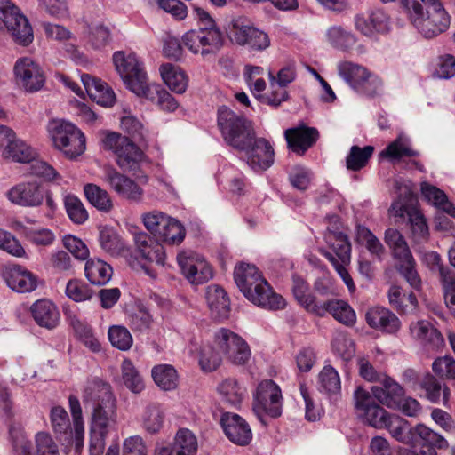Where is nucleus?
<instances>
[{
  "mask_svg": "<svg viewBox=\"0 0 455 455\" xmlns=\"http://www.w3.org/2000/svg\"><path fill=\"white\" fill-rule=\"evenodd\" d=\"M99 242L102 250L112 256L119 255L124 250V243L111 228L104 227L100 229Z\"/></svg>",
  "mask_w": 455,
  "mask_h": 455,
  "instance_id": "nucleus-50",
  "label": "nucleus"
},
{
  "mask_svg": "<svg viewBox=\"0 0 455 455\" xmlns=\"http://www.w3.org/2000/svg\"><path fill=\"white\" fill-rule=\"evenodd\" d=\"M234 279L239 290L253 304L271 310L284 307L283 297L274 292L254 265L241 263L236 266Z\"/></svg>",
  "mask_w": 455,
  "mask_h": 455,
  "instance_id": "nucleus-1",
  "label": "nucleus"
},
{
  "mask_svg": "<svg viewBox=\"0 0 455 455\" xmlns=\"http://www.w3.org/2000/svg\"><path fill=\"white\" fill-rule=\"evenodd\" d=\"M103 144L115 154L116 162L123 171H135L139 167L143 154L129 138L110 132L104 138Z\"/></svg>",
  "mask_w": 455,
  "mask_h": 455,
  "instance_id": "nucleus-11",
  "label": "nucleus"
},
{
  "mask_svg": "<svg viewBox=\"0 0 455 455\" xmlns=\"http://www.w3.org/2000/svg\"><path fill=\"white\" fill-rule=\"evenodd\" d=\"M47 130L53 146L68 158L74 159L85 150V137L73 124L64 120H51Z\"/></svg>",
  "mask_w": 455,
  "mask_h": 455,
  "instance_id": "nucleus-5",
  "label": "nucleus"
},
{
  "mask_svg": "<svg viewBox=\"0 0 455 455\" xmlns=\"http://www.w3.org/2000/svg\"><path fill=\"white\" fill-rule=\"evenodd\" d=\"M152 323V315L145 307H138L128 315V323L133 331H146L150 329Z\"/></svg>",
  "mask_w": 455,
  "mask_h": 455,
  "instance_id": "nucleus-57",
  "label": "nucleus"
},
{
  "mask_svg": "<svg viewBox=\"0 0 455 455\" xmlns=\"http://www.w3.org/2000/svg\"><path fill=\"white\" fill-rule=\"evenodd\" d=\"M108 339L113 347L123 351L130 349L133 343L128 329L121 325H114L109 328Z\"/></svg>",
  "mask_w": 455,
  "mask_h": 455,
  "instance_id": "nucleus-56",
  "label": "nucleus"
},
{
  "mask_svg": "<svg viewBox=\"0 0 455 455\" xmlns=\"http://www.w3.org/2000/svg\"><path fill=\"white\" fill-rule=\"evenodd\" d=\"M7 285L17 292H30L37 287V278L20 266L5 267L2 272Z\"/></svg>",
  "mask_w": 455,
  "mask_h": 455,
  "instance_id": "nucleus-24",
  "label": "nucleus"
},
{
  "mask_svg": "<svg viewBox=\"0 0 455 455\" xmlns=\"http://www.w3.org/2000/svg\"><path fill=\"white\" fill-rule=\"evenodd\" d=\"M218 126L227 144L237 150L246 148L256 135L250 121L225 106L218 110Z\"/></svg>",
  "mask_w": 455,
  "mask_h": 455,
  "instance_id": "nucleus-4",
  "label": "nucleus"
},
{
  "mask_svg": "<svg viewBox=\"0 0 455 455\" xmlns=\"http://www.w3.org/2000/svg\"><path fill=\"white\" fill-rule=\"evenodd\" d=\"M385 427L388 429L390 435L395 440L411 445L414 435L408 421L400 417L393 416L389 418Z\"/></svg>",
  "mask_w": 455,
  "mask_h": 455,
  "instance_id": "nucleus-48",
  "label": "nucleus"
},
{
  "mask_svg": "<svg viewBox=\"0 0 455 455\" xmlns=\"http://www.w3.org/2000/svg\"><path fill=\"white\" fill-rule=\"evenodd\" d=\"M160 73L165 84L176 93H183L188 87L186 74L172 64L160 67Z\"/></svg>",
  "mask_w": 455,
  "mask_h": 455,
  "instance_id": "nucleus-40",
  "label": "nucleus"
},
{
  "mask_svg": "<svg viewBox=\"0 0 455 455\" xmlns=\"http://www.w3.org/2000/svg\"><path fill=\"white\" fill-rule=\"evenodd\" d=\"M284 136L289 148L299 155H303L316 141L318 132L315 128L301 125L287 129Z\"/></svg>",
  "mask_w": 455,
  "mask_h": 455,
  "instance_id": "nucleus-27",
  "label": "nucleus"
},
{
  "mask_svg": "<svg viewBox=\"0 0 455 455\" xmlns=\"http://www.w3.org/2000/svg\"><path fill=\"white\" fill-rule=\"evenodd\" d=\"M172 446L174 455H195L197 451V440L190 430L182 428L176 433Z\"/></svg>",
  "mask_w": 455,
  "mask_h": 455,
  "instance_id": "nucleus-46",
  "label": "nucleus"
},
{
  "mask_svg": "<svg viewBox=\"0 0 455 455\" xmlns=\"http://www.w3.org/2000/svg\"><path fill=\"white\" fill-rule=\"evenodd\" d=\"M317 309L313 315L323 317L327 313L331 314L335 320L346 326H353L356 322V315L354 309L344 300L327 299L320 300Z\"/></svg>",
  "mask_w": 455,
  "mask_h": 455,
  "instance_id": "nucleus-23",
  "label": "nucleus"
},
{
  "mask_svg": "<svg viewBox=\"0 0 455 455\" xmlns=\"http://www.w3.org/2000/svg\"><path fill=\"white\" fill-rule=\"evenodd\" d=\"M403 5L416 29L426 38H433L446 31L451 18L438 0H405Z\"/></svg>",
  "mask_w": 455,
  "mask_h": 455,
  "instance_id": "nucleus-3",
  "label": "nucleus"
},
{
  "mask_svg": "<svg viewBox=\"0 0 455 455\" xmlns=\"http://www.w3.org/2000/svg\"><path fill=\"white\" fill-rule=\"evenodd\" d=\"M221 363V355L220 350L211 345L203 346L200 349L199 364L204 371H215Z\"/></svg>",
  "mask_w": 455,
  "mask_h": 455,
  "instance_id": "nucleus-58",
  "label": "nucleus"
},
{
  "mask_svg": "<svg viewBox=\"0 0 455 455\" xmlns=\"http://www.w3.org/2000/svg\"><path fill=\"white\" fill-rule=\"evenodd\" d=\"M50 421L56 434H66L70 430V420L67 411L61 406H54L50 411Z\"/></svg>",
  "mask_w": 455,
  "mask_h": 455,
  "instance_id": "nucleus-61",
  "label": "nucleus"
},
{
  "mask_svg": "<svg viewBox=\"0 0 455 455\" xmlns=\"http://www.w3.org/2000/svg\"><path fill=\"white\" fill-rule=\"evenodd\" d=\"M164 410L156 403L146 405L140 414L142 427L149 434L158 433L164 427Z\"/></svg>",
  "mask_w": 455,
  "mask_h": 455,
  "instance_id": "nucleus-35",
  "label": "nucleus"
},
{
  "mask_svg": "<svg viewBox=\"0 0 455 455\" xmlns=\"http://www.w3.org/2000/svg\"><path fill=\"white\" fill-rule=\"evenodd\" d=\"M35 455H60L58 445L48 432L41 431L35 435Z\"/></svg>",
  "mask_w": 455,
  "mask_h": 455,
  "instance_id": "nucleus-59",
  "label": "nucleus"
},
{
  "mask_svg": "<svg viewBox=\"0 0 455 455\" xmlns=\"http://www.w3.org/2000/svg\"><path fill=\"white\" fill-rule=\"evenodd\" d=\"M419 151L413 150L409 140L402 136L396 138L388 146L381 151L380 156L388 158L392 161L400 160L403 156H418Z\"/></svg>",
  "mask_w": 455,
  "mask_h": 455,
  "instance_id": "nucleus-49",
  "label": "nucleus"
},
{
  "mask_svg": "<svg viewBox=\"0 0 455 455\" xmlns=\"http://www.w3.org/2000/svg\"><path fill=\"white\" fill-rule=\"evenodd\" d=\"M146 229L158 241L179 244L186 235V230L180 221L158 211L142 215Z\"/></svg>",
  "mask_w": 455,
  "mask_h": 455,
  "instance_id": "nucleus-7",
  "label": "nucleus"
},
{
  "mask_svg": "<svg viewBox=\"0 0 455 455\" xmlns=\"http://www.w3.org/2000/svg\"><path fill=\"white\" fill-rule=\"evenodd\" d=\"M324 241L332 250L334 257L342 263H350L351 244L347 236L338 228H328L324 234Z\"/></svg>",
  "mask_w": 455,
  "mask_h": 455,
  "instance_id": "nucleus-32",
  "label": "nucleus"
},
{
  "mask_svg": "<svg viewBox=\"0 0 455 455\" xmlns=\"http://www.w3.org/2000/svg\"><path fill=\"white\" fill-rule=\"evenodd\" d=\"M0 249L9 254L22 258L26 257V251L19 240L11 233L0 228Z\"/></svg>",
  "mask_w": 455,
  "mask_h": 455,
  "instance_id": "nucleus-63",
  "label": "nucleus"
},
{
  "mask_svg": "<svg viewBox=\"0 0 455 455\" xmlns=\"http://www.w3.org/2000/svg\"><path fill=\"white\" fill-rule=\"evenodd\" d=\"M64 205L69 219L76 224H83L88 220V212L82 201L74 195H67Z\"/></svg>",
  "mask_w": 455,
  "mask_h": 455,
  "instance_id": "nucleus-54",
  "label": "nucleus"
},
{
  "mask_svg": "<svg viewBox=\"0 0 455 455\" xmlns=\"http://www.w3.org/2000/svg\"><path fill=\"white\" fill-rule=\"evenodd\" d=\"M6 196L13 204L34 208L43 204L44 189L37 181H22L12 187L6 192Z\"/></svg>",
  "mask_w": 455,
  "mask_h": 455,
  "instance_id": "nucleus-20",
  "label": "nucleus"
},
{
  "mask_svg": "<svg viewBox=\"0 0 455 455\" xmlns=\"http://www.w3.org/2000/svg\"><path fill=\"white\" fill-rule=\"evenodd\" d=\"M30 312L33 319L40 327L52 330L60 323V311L50 299H41L36 300L30 307Z\"/></svg>",
  "mask_w": 455,
  "mask_h": 455,
  "instance_id": "nucleus-26",
  "label": "nucleus"
},
{
  "mask_svg": "<svg viewBox=\"0 0 455 455\" xmlns=\"http://www.w3.org/2000/svg\"><path fill=\"white\" fill-rule=\"evenodd\" d=\"M138 96L143 97L160 107L161 109L167 112H173L178 108V102L172 95H171L160 84H151L143 89Z\"/></svg>",
  "mask_w": 455,
  "mask_h": 455,
  "instance_id": "nucleus-34",
  "label": "nucleus"
},
{
  "mask_svg": "<svg viewBox=\"0 0 455 455\" xmlns=\"http://www.w3.org/2000/svg\"><path fill=\"white\" fill-rule=\"evenodd\" d=\"M36 156V152L17 137L13 140L10 148L4 152L5 159H12L19 163L31 162Z\"/></svg>",
  "mask_w": 455,
  "mask_h": 455,
  "instance_id": "nucleus-53",
  "label": "nucleus"
},
{
  "mask_svg": "<svg viewBox=\"0 0 455 455\" xmlns=\"http://www.w3.org/2000/svg\"><path fill=\"white\" fill-rule=\"evenodd\" d=\"M151 375L154 382L162 390H173L178 386V374L171 364H158L153 367Z\"/></svg>",
  "mask_w": 455,
  "mask_h": 455,
  "instance_id": "nucleus-42",
  "label": "nucleus"
},
{
  "mask_svg": "<svg viewBox=\"0 0 455 455\" xmlns=\"http://www.w3.org/2000/svg\"><path fill=\"white\" fill-rule=\"evenodd\" d=\"M439 276L444 291L445 303L452 307L455 306V272L450 267L443 268Z\"/></svg>",
  "mask_w": 455,
  "mask_h": 455,
  "instance_id": "nucleus-64",
  "label": "nucleus"
},
{
  "mask_svg": "<svg viewBox=\"0 0 455 455\" xmlns=\"http://www.w3.org/2000/svg\"><path fill=\"white\" fill-rule=\"evenodd\" d=\"M432 370L441 379H455V359L451 355L438 357L433 362Z\"/></svg>",
  "mask_w": 455,
  "mask_h": 455,
  "instance_id": "nucleus-62",
  "label": "nucleus"
},
{
  "mask_svg": "<svg viewBox=\"0 0 455 455\" xmlns=\"http://www.w3.org/2000/svg\"><path fill=\"white\" fill-rule=\"evenodd\" d=\"M84 272L90 283L95 285H104L108 283L113 274L110 265L99 259L87 260Z\"/></svg>",
  "mask_w": 455,
  "mask_h": 455,
  "instance_id": "nucleus-37",
  "label": "nucleus"
},
{
  "mask_svg": "<svg viewBox=\"0 0 455 455\" xmlns=\"http://www.w3.org/2000/svg\"><path fill=\"white\" fill-rule=\"evenodd\" d=\"M318 388L328 395L340 392L341 382L338 371L331 365L323 368L318 375Z\"/></svg>",
  "mask_w": 455,
  "mask_h": 455,
  "instance_id": "nucleus-45",
  "label": "nucleus"
},
{
  "mask_svg": "<svg viewBox=\"0 0 455 455\" xmlns=\"http://www.w3.org/2000/svg\"><path fill=\"white\" fill-rule=\"evenodd\" d=\"M113 62L126 87L136 95L141 93L148 85L147 75L136 54L116 52L113 55Z\"/></svg>",
  "mask_w": 455,
  "mask_h": 455,
  "instance_id": "nucleus-9",
  "label": "nucleus"
},
{
  "mask_svg": "<svg viewBox=\"0 0 455 455\" xmlns=\"http://www.w3.org/2000/svg\"><path fill=\"white\" fill-rule=\"evenodd\" d=\"M292 292L298 303L307 312L313 315L319 309L317 305L320 300L315 295L309 292L307 283L299 275L292 276Z\"/></svg>",
  "mask_w": 455,
  "mask_h": 455,
  "instance_id": "nucleus-36",
  "label": "nucleus"
},
{
  "mask_svg": "<svg viewBox=\"0 0 455 455\" xmlns=\"http://www.w3.org/2000/svg\"><path fill=\"white\" fill-rule=\"evenodd\" d=\"M283 399L281 388L272 379L262 380L254 393L253 411L263 426H267L268 418L282 415Z\"/></svg>",
  "mask_w": 455,
  "mask_h": 455,
  "instance_id": "nucleus-6",
  "label": "nucleus"
},
{
  "mask_svg": "<svg viewBox=\"0 0 455 455\" xmlns=\"http://www.w3.org/2000/svg\"><path fill=\"white\" fill-rule=\"evenodd\" d=\"M420 189L423 196L438 209L455 218V206L448 200L445 193L435 186L422 182Z\"/></svg>",
  "mask_w": 455,
  "mask_h": 455,
  "instance_id": "nucleus-39",
  "label": "nucleus"
},
{
  "mask_svg": "<svg viewBox=\"0 0 455 455\" xmlns=\"http://www.w3.org/2000/svg\"><path fill=\"white\" fill-rule=\"evenodd\" d=\"M394 216L407 218L411 225L412 235L416 242L427 240L429 235L428 227L422 213L416 206V199L411 192H405L403 199L399 198L391 206Z\"/></svg>",
  "mask_w": 455,
  "mask_h": 455,
  "instance_id": "nucleus-13",
  "label": "nucleus"
},
{
  "mask_svg": "<svg viewBox=\"0 0 455 455\" xmlns=\"http://www.w3.org/2000/svg\"><path fill=\"white\" fill-rule=\"evenodd\" d=\"M218 392L224 403L237 407L246 394V389L235 379L228 378L218 386Z\"/></svg>",
  "mask_w": 455,
  "mask_h": 455,
  "instance_id": "nucleus-38",
  "label": "nucleus"
},
{
  "mask_svg": "<svg viewBox=\"0 0 455 455\" xmlns=\"http://www.w3.org/2000/svg\"><path fill=\"white\" fill-rule=\"evenodd\" d=\"M133 240L137 251L144 259L160 266L164 265L165 251L161 241L145 232L136 233Z\"/></svg>",
  "mask_w": 455,
  "mask_h": 455,
  "instance_id": "nucleus-25",
  "label": "nucleus"
},
{
  "mask_svg": "<svg viewBox=\"0 0 455 455\" xmlns=\"http://www.w3.org/2000/svg\"><path fill=\"white\" fill-rule=\"evenodd\" d=\"M103 180L122 198L134 203H139L143 198L142 188L135 180L113 167L104 168Z\"/></svg>",
  "mask_w": 455,
  "mask_h": 455,
  "instance_id": "nucleus-17",
  "label": "nucleus"
},
{
  "mask_svg": "<svg viewBox=\"0 0 455 455\" xmlns=\"http://www.w3.org/2000/svg\"><path fill=\"white\" fill-rule=\"evenodd\" d=\"M355 27L365 36H371L374 32H385L387 30L388 18L383 12L377 10L367 16L357 15Z\"/></svg>",
  "mask_w": 455,
  "mask_h": 455,
  "instance_id": "nucleus-33",
  "label": "nucleus"
},
{
  "mask_svg": "<svg viewBox=\"0 0 455 455\" xmlns=\"http://www.w3.org/2000/svg\"><path fill=\"white\" fill-rule=\"evenodd\" d=\"M356 235L357 239L365 245L370 253L380 259L385 249L377 236L363 226L357 227Z\"/></svg>",
  "mask_w": 455,
  "mask_h": 455,
  "instance_id": "nucleus-55",
  "label": "nucleus"
},
{
  "mask_svg": "<svg viewBox=\"0 0 455 455\" xmlns=\"http://www.w3.org/2000/svg\"><path fill=\"white\" fill-rule=\"evenodd\" d=\"M383 387H372L371 393L380 403L388 408H396L398 401L403 398L404 390L403 387L391 378L383 375L379 381Z\"/></svg>",
  "mask_w": 455,
  "mask_h": 455,
  "instance_id": "nucleus-30",
  "label": "nucleus"
},
{
  "mask_svg": "<svg viewBox=\"0 0 455 455\" xmlns=\"http://www.w3.org/2000/svg\"><path fill=\"white\" fill-rule=\"evenodd\" d=\"M121 371L124 384L130 391L140 394L145 388L143 378L131 360L123 361Z\"/></svg>",
  "mask_w": 455,
  "mask_h": 455,
  "instance_id": "nucleus-51",
  "label": "nucleus"
},
{
  "mask_svg": "<svg viewBox=\"0 0 455 455\" xmlns=\"http://www.w3.org/2000/svg\"><path fill=\"white\" fill-rule=\"evenodd\" d=\"M421 387L425 390L426 396L431 403H439L442 396L443 404L447 405L450 398V389L445 385L442 386L435 376L430 373L426 374L421 380Z\"/></svg>",
  "mask_w": 455,
  "mask_h": 455,
  "instance_id": "nucleus-41",
  "label": "nucleus"
},
{
  "mask_svg": "<svg viewBox=\"0 0 455 455\" xmlns=\"http://www.w3.org/2000/svg\"><path fill=\"white\" fill-rule=\"evenodd\" d=\"M177 262L184 276L193 284H201L212 277V270L204 258L193 251L177 255Z\"/></svg>",
  "mask_w": 455,
  "mask_h": 455,
  "instance_id": "nucleus-16",
  "label": "nucleus"
},
{
  "mask_svg": "<svg viewBox=\"0 0 455 455\" xmlns=\"http://www.w3.org/2000/svg\"><path fill=\"white\" fill-rule=\"evenodd\" d=\"M17 84L28 92L41 90L45 83L44 72L37 63L28 57L20 58L14 65Z\"/></svg>",
  "mask_w": 455,
  "mask_h": 455,
  "instance_id": "nucleus-18",
  "label": "nucleus"
},
{
  "mask_svg": "<svg viewBox=\"0 0 455 455\" xmlns=\"http://www.w3.org/2000/svg\"><path fill=\"white\" fill-rule=\"evenodd\" d=\"M240 151L245 153V160L248 165L254 171H265L274 163V149L270 143L264 138H257L256 135L251 140L246 148Z\"/></svg>",
  "mask_w": 455,
  "mask_h": 455,
  "instance_id": "nucleus-21",
  "label": "nucleus"
},
{
  "mask_svg": "<svg viewBox=\"0 0 455 455\" xmlns=\"http://www.w3.org/2000/svg\"><path fill=\"white\" fill-rule=\"evenodd\" d=\"M226 30L231 42L252 51H263L270 45L268 35L251 26L243 17L233 18Z\"/></svg>",
  "mask_w": 455,
  "mask_h": 455,
  "instance_id": "nucleus-8",
  "label": "nucleus"
},
{
  "mask_svg": "<svg viewBox=\"0 0 455 455\" xmlns=\"http://www.w3.org/2000/svg\"><path fill=\"white\" fill-rule=\"evenodd\" d=\"M328 42L336 49L347 52L356 44L355 36L339 26H333L327 30Z\"/></svg>",
  "mask_w": 455,
  "mask_h": 455,
  "instance_id": "nucleus-47",
  "label": "nucleus"
},
{
  "mask_svg": "<svg viewBox=\"0 0 455 455\" xmlns=\"http://www.w3.org/2000/svg\"><path fill=\"white\" fill-rule=\"evenodd\" d=\"M214 343L220 355H226L232 363L243 365L251 357V350L248 344L230 330L222 328L215 333Z\"/></svg>",
  "mask_w": 455,
  "mask_h": 455,
  "instance_id": "nucleus-14",
  "label": "nucleus"
},
{
  "mask_svg": "<svg viewBox=\"0 0 455 455\" xmlns=\"http://www.w3.org/2000/svg\"><path fill=\"white\" fill-rule=\"evenodd\" d=\"M374 151L372 146H352L346 158V166L348 170L356 172L363 168Z\"/></svg>",
  "mask_w": 455,
  "mask_h": 455,
  "instance_id": "nucleus-52",
  "label": "nucleus"
},
{
  "mask_svg": "<svg viewBox=\"0 0 455 455\" xmlns=\"http://www.w3.org/2000/svg\"><path fill=\"white\" fill-rule=\"evenodd\" d=\"M355 408L361 412L367 423L377 428L386 427L390 416L374 401L369 392L358 387L354 394Z\"/></svg>",
  "mask_w": 455,
  "mask_h": 455,
  "instance_id": "nucleus-19",
  "label": "nucleus"
},
{
  "mask_svg": "<svg viewBox=\"0 0 455 455\" xmlns=\"http://www.w3.org/2000/svg\"><path fill=\"white\" fill-rule=\"evenodd\" d=\"M84 192L87 200L98 210L108 212L113 208V203L107 190L95 184H86Z\"/></svg>",
  "mask_w": 455,
  "mask_h": 455,
  "instance_id": "nucleus-44",
  "label": "nucleus"
},
{
  "mask_svg": "<svg viewBox=\"0 0 455 455\" xmlns=\"http://www.w3.org/2000/svg\"><path fill=\"white\" fill-rule=\"evenodd\" d=\"M184 45L194 54H215L224 45V36L219 28H198L182 36Z\"/></svg>",
  "mask_w": 455,
  "mask_h": 455,
  "instance_id": "nucleus-12",
  "label": "nucleus"
},
{
  "mask_svg": "<svg viewBox=\"0 0 455 455\" xmlns=\"http://www.w3.org/2000/svg\"><path fill=\"white\" fill-rule=\"evenodd\" d=\"M414 435L408 455H437V450H447L449 442L440 433L425 424L412 427Z\"/></svg>",
  "mask_w": 455,
  "mask_h": 455,
  "instance_id": "nucleus-15",
  "label": "nucleus"
},
{
  "mask_svg": "<svg viewBox=\"0 0 455 455\" xmlns=\"http://www.w3.org/2000/svg\"><path fill=\"white\" fill-rule=\"evenodd\" d=\"M81 80L92 100L104 107H109L114 104L116 95L106 83L88 74L82 75Z\"/></svg>",
  "mask_w": 455,
  "mask_h": 455,
  "instance_id": "nucleus-28",
  "label": "nucleus"
},
{
  "mask_svg": "<svg viewBox=\"0 0 455 455\" xmlns=\"http://www.w3.org/2000/svg\"><path fill=\"white\" fill-rule=\"evenodd\" d=\"M66 294L76 302H83L92 299L93 291L85 283L75 279L68 282Z\"/></svg>",
  "mask_w": 455,
  "mask_h": 455,
  "instance_id": "nucleus-60",
  "label": "nucleus"
},
{
  "mask_svg": "<svg viewBox=\"0 0 455 455\" xmlns=\"http://www.w3.org/2000/svg\"><path fill=\"white\" fill-rule=\"evenodd\" d=\"M220 424L228 440L240 446L248 445L252 439V431L247 421L232 412L221 414Z\"/></svg>",
  "mask_w": 455,
  "mask_h": 455,
  "instance_id": "nucleus-22",
  "label": "nucleus"
},
{
  "mask_svg": "<svg viewBox=\"0 0 455 455\" xmlns=\"http://www.w3.org/2000/svg\"><path fill=\"white\" fill-rule=\"evenodd\" d=\"M365 320L371 328L387 333L396 332L401 326V323L395 314L380 307L370 308L365 315Z\"/></svg>",
  "mask_w": 455,
  "mask_h": 455,
  "instance_id": "nucleus-29",
  "label": "nucleus"
},
{
  "mask_svg": "<svg viewBox=\"0 0 455 455\" xmlns=\"http://www.w3.org/2000/svg\"><path fill=\"white\" fill-rule=\"evenodd\" d=\"M0 20L16 43L24 46L32 43V27L26 16L11 0H0Z\"/></svg>",
  "mask_w": 455,
  "mask_h": 455,
  "instance_id": "nucleus-10",
  "label": "nucleus"
},
{
  "mask_svg": "<svg viewBox=\"0 0 455 455\" xmlns=\"http://www.w3.org/2000/svg\"><path fill=\"white\" fill-rule=\"evenodd\" d=\"M338 73L354 90L369 76V70L351 61H341L337 66Z\"/></svg>",
  "mask_w": 455,
  "mask_h": 455,
  "instance_id": "nucleus-43",
  "label": "nucleus"
},
{
  "mask_svg": "<svg viewBox=\"0 0 455 455\" xmlns=\"http://www.w3.org/2000/svg\"><path fill=\"white\" fill-rule=\"evenodd\" d=\"M84 402H94L91 432L108 435L116 425V399L108 384L94 379L84 388Z\"/></svg>",
  "mask_w": 455,
  "mask_h": 455,
  "instance_id": "nucleus-2",
  "label": "nucleus"
},
{
  "mask_svg": "<svg viewBox=\"0 0 455 455\" xmlns=\"http://www.w3.org/2000/svg\"><path fill=\"white\" fill-rule=\"evenodd\" d=\"M205 298L212 316L217 320L227 319L229 315L230 302L227 292L219 285L207 287Z\"/></svg>",
  "mask_w": 455,
  "mask_h": 455,
  "instance_id": "nucleus-31",
  "label": "nucleus"
}]
</instances>
